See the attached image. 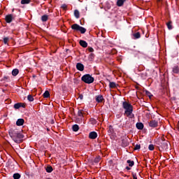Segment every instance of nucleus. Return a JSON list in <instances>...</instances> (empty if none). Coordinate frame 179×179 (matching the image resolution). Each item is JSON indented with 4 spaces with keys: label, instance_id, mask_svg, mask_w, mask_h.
Segmentation results:
<instances>
[{
    "label": "nucleus",
    "instance_id": "obj_1",
    "mask_svg": "<svg viewBox=\"0 0 179 179\" xmlns=\"http://www.w3.org/2000/svg\"><path fill=\"white\" fill-rule=\"evenodd\" d=\"M8 134L15 143H20V139H23V134H22V133H20L17 129H10Z\"/></svg>",
    "mask_w": 179,
    "mask_h": 179
},
{
    "label": "nucleus",
    "instance_id": "obj_2",
    "mask_svg": "<svg viewBox=\"0 0 179 179\" xmlns=\"http://www.w3.org/2000/svg\"><path fill=\"white\" fill-rule=\"evenodd\" d=\"M122 107L124 108V115H127L129 118H134V115L132 114V112L134 111V109L132 108V105L130 103H128V102L124 101L122 103Z\"/></svg>",
    "mask_w": 179,
    "mask_h": 179
},
{
    "label": "nucleus",
    "instance_id": "obj_3",
    "mask_svg": "<svg viewBox=\"0 0 179 179\" xmlns=\"http://www.w3.org/2000/svg\"><path fill=\"white\" fill-rule=\"evenodd\" d=\"M81 80L83 82H85V83H87L88 85H90V83H93L94 82V78L90 76V74L84 75Z\"/></svg>",
    "mask_w": 179,
    "mask_h": 179
},
{
    "label": "nucleus",
    "instance_id": "obj_4",
    "mask_svg": "<svg viewBox=\"0 0 179 179\" xmlns=\"http://www.w3.org/2000/svg\"><path fill=\"white\" fill-rule=\"evenodd\" d=\"M71 29L73 30H75L76 31H80V34H85V33H86V29L83 27H80L79 24H73L72 26H71Z\"/></svg>",
    "mask_w": 179,
    "mask_h": 179
},
{
    "label": "nucleus",
    "instance_id": "obj_5",
    "mask_svg": "<svg viewBox=\"0 0 179 179\" xmlns=\"http://www.w3.org/2000/svg\"><path fill=\"white\" fill-rule=\"evenodd\" d=\"M78 118H77L76 121L79 124L83 121V115H85V113H83V110H78Z\"/></svg>",
    "mask_w": 179,
    "mask_h": 179
},
{
    "label": "nucleus",
    "instance_id": "obj_6",
    "mask_svg": "<svg viewBox=\"0 0 179 179\" xmlns=\"http://www.w3.org/2000/svg\"><path fill=\"white\" fill-rule=\"evenodd\" d=\"M169 149V143L167 141H164L162 143H161L159 150L161 152H163L164 150H167Z\"/></svg>",
    "mask_w": 179,
    "mask_h": 179
},
{
    "label": "nucleus",
    "instance_id": "obj_7",
    "mask_svg": "<svg viewBox=\"0 0 179 179\" xmlns=\"http://www.w3.org/2000/svg\"><path fill=\"white\" fill-rule=\"evenodd\" d=\"M148 125L151 128H156V127H157V125H159V122L156 120H151L148 122Z\"/></svg>",
    "mask_w": 179,
    "mask_h": 179
},
{
    "label": "nucleus",
    "instance_id": "obj_8",
    "mask_svg": "<svg viewBox=\"0 0 179 179\" xmlns=\"http://www.w3.org/2000/svg\"><path fill=\"white\" fill-rule=\"evenodd\" d=\"M5 20L6 23H12V20H13V15L12 14L7 15L5 17Z\"/></svg>",
    "mask_w": 179,
    "mask_h": 179
},
{
    "label": "nucleus",
    "instance_id": "obj_9",
    "mask_svg": "<svg viewBox=\"0 0 179 179\" xmlns=\"http://www.w3.org/2000/svg\"><path fill=\"white\" fill-rule=\"evenodd\" d=\"M25 106H26V105H24V103H17L14 105V108H15V110H17V109L20 108V107L24 108Z\"/></svg>",
    "mask_w": 179,
    "mask_h": 179
},
{
    "label": "nucleus",
    "instance_id": "obj_10",
    "mask_svg": "<svg viewBox=\"0 0 179 179\" xmlns=\"http://www.w3.org/2000/svg\"><path fill=\"white\" fill-rule=\"evenodd\" d=\"M76 69H78V71H84L85 69V66H83L81 63H78L76 64Z\"/></svg>",
    "mask_w": 179,
    "mask_h": 179
},
{
    "label": "nucleus",
    "instance_id": "obj_11",
    "mask_svg": "<svg viewBox=\"0 0 179 179\" xmlns=\"http://www.w3.org/2000/svg\"><path fill=\"white\" fill-rule=\"evenodd\" d=\"M89 136L90 139H96L97 138V133L96 131L90 132Z\"/></svg>",
    "mask_w": 179,
    "mask_h": 179
},
{
    "label": "nucleus",
    "instance_id": "obj_12",
    "mask_svg": "<svg viewBox=\"0 0 179 179\" xmlns=\"http://www.w3.org/2000/svg\"><path fill=\"white\" fill-rule=\"evenodd\" d=\"M23 124H24V120L23 119H18L16 122V125H17V127H22Z\"/></svg>",
    "mask_w": 179,
    "mask_h": 179
},
{
    "label": "nucleus",
    "instance_id": "obj_13",
    "mask_svg": "<svg viewBox=\"0 0 179 179\" xmlns=\"http://www.w3.org/2000/svg\"><path fill=\"white\" fill-rule=\"evenodd\" d=\"M80 45L84 48H86V47H87V43L85 41H80Z\"/></svg>",
    "mask_w": 179,
    "mask_h": 179
},
{
    "label": "nucleus",
    "instance_id": "obj_14",
    "mask_svg": "<svg viewBox=\"0 0 179 179\" xmlns=\"http://www.w3.org/2000/svg\"><path fill=\"white\" fill-rule=\"evenodd\" d=\"M18 73H19V69H15L12 71L13 76H17L18 75Z\"/></svg>",
    "mask_w": 179,
    "mask_h": 179
},
{
    "label": "nucleus",
    "instance_id": "obj_15",
    "mask_svg": "<svg viewBox=\"0 0 179 179\" xmlns=\"http://www.w3.org/2000/svg\"><path fill=\"white\" fill-rule=\"evenodd\" d=\"M109 87H110V89H115V87H117V84L114 82H110L109 83Z\"/></svg>",
    "mask_w": 179,
    "mask_h": 179
},
{
    "label": "nucleus",
    "instance_id": "obj_16",
    "mask_svg": "<svg viewBox=\"0 0 179 179\" xmlns=\"http://www.w3.org/2000/svg\"><path fill=\"white\" fill-rule=\"evenodd\" d=\"M125 0H117V6H122Z\"/></svg>",
    "mask_w": 179,
    "mask_h": 179
},
{
    "label": "nucleus",
    "instance_id": "obj_17",
    "mask_svg": "<svg viewBox=\"0 0 179 179\" xmlns=\"http://www.w3.org/2000/svg\"><path fill=\"white\" fill-rule=\"evenodd\" d=\"M96 100L98 103H101V101H103V96L99 95L98 96H96Z\"/></svg>",
    "mask_w": 179,
    "mask_h": 179
},
{
    "label": "nucleus",
    "instance_id": "obj_18",
    "mask_svg": "<svg viewBox=\"0 0 179 179\" xmlns=\"http://www.w3.org/2000/svg\"><path fill=\"white\" fill-rule=\"evenodd\" d=\"M136 128L138 129H142L143 128V124L142 122L137 123Z\"/></svg>",
    "mask_w": 179,
    "mask_h": 179
},
{
    "label": "nucleus",
    "instance_id": "obj_19",
    "mask_svg": "<svg viewBox=\"0 0 179 179\" xmlns=\"http://www.w3.org/2000/svg\"><path fill=\"white\" fill-rule=\"evenodd\" d=\"M73 131H74V132H78V131H79V126L78 124H74L73 126Z\"/></svg>",
    "mask_w": 179,
    "mask_h": 179
},
{
    "label": "nucleus",
    "instance_id": "obj_20",
    "mask_svg": "<svg viewBox=\"0 0 179 179\" xmlns=\"http://www.w3.org/2000/svg\"><path fill=\"white\" fill-rule=\"evenodd\" d=\"M41 20L42 22H47V20H48V15H43L41 17Z\"/></svg>",
    "mask_w": 179,
    "mask_h": 179
},
{
    "label": "nucleus",
    "instance_id": "obj_21",
    "mask_svg": "<svg viewBox=\"0 0 179 179\" xmlns=\"http://www.w3.org/2000/svg\"><path fill=\"white\" fill-rule=\"evenodd\" d=\"M74 16L76 17V19H79V16H80L79 10H74Z\"/></svg>",
    "mask_w": 179,
    "mask_h": 179
},
{
    "label": "nucleus",
    "instance_id": "obj_22",
    "mask_svg": "<svg viewBox=\"0 0 179 179\" xmlns=\"http://www.w3.org/2000/svg\"><path fill=\"white\" fill-rule=\"evenodd\" d=\"M43 97H45V99H48V97H50V92L45 91L43 94Z\"/></svg>",
    "mask_w": 179,
    "mask_h": 179
},
{
    "label": "nucleus",
    "instance_id": "obj_23",
    "mask_svg": "<svg viewBox=\"0 0 179 179\" xmlns=\"http://www.w3.org/2000/svg\"><path fill=\"white\" fill-rule=\"evenodd\" d=\"M21 3L22 5H27V3H30V0H22Z\"/></svg>",
    "mask_w": 179,
    "mask_h": 179
},
{
    "label": "nucleus",
    "instance_id": "obj_24",
    "mask_svg": "<svg viewBox=\"0 0 179 179\" xmlns=\"http://www.w3.org/2000/svg\"><path fill=\"white\" fill-rule=\"evenodd\" d=\"M127 163H128L129 167H132V166H134V164H135V163L134 162V161H131V160H129V159L127 160Z\"/></svg>",
    "mask_w": 179,
    "mask_h": 179
},
{
    "label": "nucleus",
    "instance_id": "obj_25",
    "mask_svg": "<svg viewBox=\"0 0 179 179\" xmlns=\"http://www.w3.org/2000/svg\"><path fill=\"white\" fill-rule=\"evenodd\" d=\"M134 37H135V38H141V34L139 32H136L134 34Z\"/></svg>",
    "mask_w": 179,
    "mask_h": 179
},
{
    "label": "nucleus",
    "instance_id": "obj_26",
    "mask_svg": "<svg viewBox=\"0 0 179 179\" xmlns=\"http://www.w3.org/2000/svg\"><path fill=\"white\" fill-rule=\"evenodd\" d=\"M173 73H178V72H179L178 67V66H175V67L173 69Z\"/></svg>",
    "mask_w": 179,
    "mask_h": 179
},
{
    "label": "nucleus",
    "instance_id": "obj_27",
    "mask_svg": "<svg viewBox=\"0 0 179 179\" xmlns=\"http://www.w3.org/2000/svg\"><path fill=\"white\" fill-rule=\"evenodd\" d=\"M13 178L14 179H20V174H19V173H14L13 174Z\"/></svg>",
    "mask_w": 179,
    "mask_h": 179
},
{
    "label": "nucleus",
    "instance_id": "obj_28",
    "mask_svg": "<svg viewBox=\"0 0 179 179\" xmlns=\"http://www.w3.org/2000/svg\"><path fill=\"white\" fill-rule=\"evenodd\" d=\"M27 100H29V101H34V98H33V96H31V95H28Z\"/></svg>",
    "mask_w": 179,
    "mask_h": 179
},
{
    "label": "nucleus",
    "instance_id": "obj_29",
    "mask_svg": "<svg viewBox=\"0 0 179 179\" xmlns=\"http://www.w3.org/2000/svg\"><path fill=\"white\" fill-rule=\"evenodd\" d=\"M46 171H47V173H51L52 171V166H47Z\"/></svg>",
    "mask_w": 179,
    "mask_h": 179
},
{
    "label": "nucleus",
    "instance_id": "obj_30",
    "mask_svg": "<svg viewBox=\"0 0 179 179\" xmlns=\"http://www.w3.org/2000/svg\"><path fill=\"white\" fill-rule=\"evenodd\" d=\"M166 26L169 29V30H171V29H173V27H171V22H169L166 24Z\"/></svg>",
    "mask_w": 179,
    "mask_h": 179
},
{
    "label": "nucleus",
    "instance_id": "obj_31",
    "mask_svg": "<svg viewBox=\"0 0 179 179\" xmlns=\"http://www.w3.org/2000/svg\"><path fill=\"white\" fill-rule=\"evenodd\" d=\"M149 150H155V145L153 144H150L148 147Z\"/></svg>",
    "mask_w": 179,
    "mask_h": 179
},
{
    "label": "nucleus",
    "instance_id": "obj_32",
    "mask_svg": "<svg viewBox=\"0 0 179 179\" xmlns=\"http://www.w3.org/2000/svg\"><path fill=\"white\" fill-rule=\"evenodd\" d=\"M9 41V38L6 37L3 38V43L4 44H8V42Z\"/></svg>",
    "mask_w": 179,
    "mask_h": 179
},
{
    "label": "nucleus",
    "instance_id": "obj_33",
    "mask_svg": "<svg viewBox=\"0 0 179 179\" xmlns=\"http://www.w3.org/2000/svg\"><path fill=\"white\" fill-rule=\"evenodd\" d=\"M141 149V145H136L134 147V150H139Z\"/></svg>",
    "mask_w": 179,
    "mask_h": 179
},
{
    "label": "nucleus",
    "instance_id": "obj_34",
    "mask_svg": "<svg viewBox=\"0 0 179 179\" xmlns=\"http://www.w3.org/2000/svg\"><path fill=\"white\" fill-rule=\"evenodd\" d=\"M100 159H101L100 157H97L94 159V163H99L100 162Z\"/></svg>",
    "mask_w": 179,
    "mask_h": 179
},
{
    "label": "nucleus",
    "instance_id": "obj_35",
    "mask_svg": "<svg viewBox=\"0 0 179 179\" xmlns=\"http://www.w3.org/2000/svg\"><path fill=\"white\" fill-rule=\"evenodd\" d=\"M88 51L90 52H93V51H94V50L93 49V48H88Z\"/></svg>",
    "mask_w": 179,
    "mask_h": 179
},
{
    "label": "nucleus",
    "instance_id": "obj_36",
    "mask_svg": "<svg viewBox=\"0 0 179 179\" xmlns=\"http://www.w3.org/2000/svg\"><path fill=\"white\" fill-rule=\"evenodd\" d=\"M62 9H66V8H67V6H66V4H63L62 6Z\"/></svg>",
    "mask_w": 179,
    "mask_h": 179
},
{
    "label": "nucleus",
    "instance_id": "obj_37",
    "mask_svg": "<svg viewBox=\"0 0 179 179\" xmlns=\"http://www.w3.org/2000/svg\"><path fill=\"white\" fill-rule=\"evenodd\" d=\"M133 179H138V178L136 177V174L133 173Z\"/></svg>",
    "mask_w": 179,
    "mask_h": 179
},
{
    "label": "nucleus",
    "instance_id": "obj_38",
    "mask_svg": "<svg viewBox=\"0 0 179 179\" xmlns=\"http://www.w3.org/2000/svg\"><path fill=\"white\" fill-rule=\"evenodd\" d=\"M79 99L80 100H83V95H80L79 96Z\"/></svg>",
    "mask_w": 179,
    "mask_h": 179
},
{
    "label": "nucleus",
    "instance_id": "obj_39",
    "mask_svg": "<svg viewBox=\"0 0 179 179\" xmlns=\"http://www.w3.org/2000/svg\"><path fill=\"white\" fill-rule=\"evenodd\" d=\"M126 170H131V168L129 166H127Z\"/></svg>",
    "mask_w": 179,
    "mask_h": 179
},
{
    "label": "nucleus",
    "instance_id": "obj_40",
    "mask_svg": "<svg viewBox=\"0 0 179 179\" xmlns=\"http://www.w3.org/2000/svg\"><path fill=\"white\" fill-rule=\"evenodd\" d=\"M178 125H179V122H178Z\"/></svg>",
    "mask_w": 179,
    "mask_h": 179
}]
</instances>
